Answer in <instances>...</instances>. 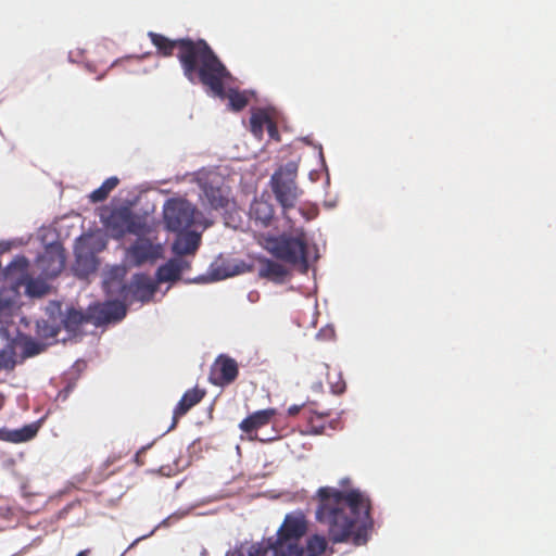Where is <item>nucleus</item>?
Segmentation results:
<instances>
[{"mask_svg": "<svg viewBox=\"0 0 556 556\" xmlns=\"http://www.w3.org/2000/svg\"><path fill=\"white\" fill-rule=\"evenodd\" d=\"M317 494L319 503L316 518L327 527L329 540L333 544H366L371 527L369 501L358 490L340 491L324 486Z\"/></svg>", "mask_w": 556, "mask_h": 556, "instance_id": "obj_1", "label": "nucleus"}, {"mask_svg": "<svg viewBox=\"0 0 556 556\" xmlns=\"http://www.w3.org/2000/svg\"><path fill=\"white\" fill-rule=\"evenodd\" d=\"M148 36L162 56H172L177 50L184 75L190 83H200L216 94H224V79L230 76V72L205 40H173L154 31H149Z\"/></svg>", "mask_w": 556, "mask_h": 556, "instance_id": "obj_2", "label": "nucleus"}, {"mask_svg": "<svg viewBox=\"0 0 556 556\" xmlns=\"http://www.w3.org/2000/svg\"><path fill=\"white\" fill-rule=\"evenodd\" d=\"M308 530L305 514L298 509L285 516L276 539L240 544L229 556H304L300 541Z\"/></svg>", "mask_w": 556, "mask_h": 556, "instance_id": "obj_3", "label": "nucleus"}, {"mask_svg": "<svg viewBox=\"0 0 556 556\" xmlns=\"http://www.w3.org/2000/svg\"><path fill=\"white\" fill-rule=\"evenodd\" d=\"M265 248L274 257L299 268L301 273L308 270V240L302 228L267 237Z\"/></svg>", "mask_w": 556, "mask_h": 556, "instance_id": "obj_4", "label": "nucleus"}, {"mask_svg": "<svg viewBox=\"0 0 556 556\" xmlns=\"http://www.w3.org/2000/svg\"><path fill=\"white\" fill-rule=\"evenodd\" d=\"M99 216L102 225L115 239H121L127 233L148 235L151 231L147 218L135 214L130 207L125 205L103 206Z\"/></svg>", "mask_w": 556, "mask_h": 556, "instance_id": "obj_5", "label": "nucleus"}, {"mask_svg": "<svg viewBox=\"0 0 556 556\" xmlns=\"http://www.w3.org/2000/svg\"><path fill=\"white\" fill-rule=\"evenodd\" d=\"M296 170L293 167L279 168L271 176V189L279 202L285 208L294 207L301 191L299 190L296 182Z\"/></svg>", "mask_w": 556, "mask_h": 556, "instance_id": "obj_6", "label": "nucleus"}, {"mask_svg": "<svg viewBox=\"0 0 556 556\" xmlns=\"http://www.w3.org/2000/svg\"><path fill=\"white\" fill-rule=\"evenodd\" d=\"M197 210L185 199H169L163 210L166 228L173 232H181L194 223Z\"/></svg>", "mask_w": 556, "mask_h": 556, "instance_id": "obj_7", "label": "nucleus"}, {"mask_svg": "<svg viewBox=\"0 0 556 556\" xmlns=\"http://www.w3.org/2000/svg\"><path fill=\"white\" fill-rule=\"evenodd\" d=\"M137 239L127 248L126 260L131 266L139 267L144 264H154L163 257V245L154 243L146 235H136Z\"/></svg>", "mask_w": 556, "mask_h": 556, "instance_id": "obj_8", "label": "nucleus"}, {"mask_svg": "<svg viewBox=\"0 0 556 556\" xmlns=\"http://www.w3.org/2000/svg\"><path fill=\"white\" fill-rule=\"evenodd\" d=\"M38 266L46 278L56 277L65 266L64 249L59 244L49 245L38 258Z\"/></svg>", "mask_w": 556, "mask_h": 556, "instance_id": "obj_9", "label": "nucleus"}, {"mask_svg": "<svg viewBox=\"0 0 556 556\" xmlns=\"http://www.w3.org/2000/svg\"><path fill=\"white\" fill-rule=\"evenodd\" d=\"M238 374V364L233 358L219 356L212 367L210 380L215 386L224 387L233 382Z\"/></svg>", "mask_w": 556, "mask_h": 556, "instance_id": "obj_10", "label": "nucleus"}, {"mask_svg": "<svg viewBox=\"0 0 556 556\" xmlns=\"http://www.w3.org/2000/svg\"><path fill=\"white\" fill-rule=\"evenodd\" d=\"M276 414L275 408L256 410L242 419L239 429L247 434L249 440H257L256 431L268 426Z\"/></svg>", "mask_w": 556, "mask_h": 556, "instance_id": "obj_11", "label": "nucleus"}, {"mask_svg": "<svg viewBox=\"0 0 556 556\" xmlns=\"http://www.w3.org/2000/svg\"><path fill=\"white\" fill-rule=\"evenodd\" d=\"M29 262L25 256H16L3 270V279L10 285V290L18 293L29 276Z\"/></svg>", "mask_w": 556, "mask_h": 556, "instance_id": "obj_12", "label": "nucleus"}, {"mask_svg": "<svg viewBox=\"0 0 556 556\" xmlns=\"http://www.w3.org/2000/svg\"><path fill=\"white\" fill-rule=\"evenodd\" d=\"M127 313L126 305L122 301H106L93 311L91 317L94 319L96 325H104L112 321L122 320Z\"/></svg>", "mask_w": 556, "mask_h": 556, "instance_id": "obj_13", "label": "nucleus"}, {"mask_svg": "<svg viewBox=\"0 0 556 556\" xmlns=\"http://www.w3.org/2000/svg\"><path fill=\"white\" fill-rule=\"evenodd\" d=\"M128 289L137 300L149 302L157 290V283L144 274H136ZM126 290L127 286L123 285L121 287V293H124Z\"/></svg>", "mask_w": 556, "mask_h": 556, "instance_id": "obj_14", "label": "nucleus"}, {"mask_svg": "<svg viewBox=\"0 0 556 556\" xmlns=\"http://www.w3.org/2000/svg\"><path fill=\"white\" fill-rule=\"evenodd\" d=\"M205 394V390L200 389L198 387L187 390L179 400V402L177 403L176 407L174 408L173 421L169 427V430L176 428L179 418L185 416L193 406L199 404L203 400Z\"/></svg>", "mask_w": 556, "mask_h": 556, "instance_id": "obj_15", "label": "nucleus"}, {"mask_svg": "<svg viewBox=\"0 0 556 556\" xmlns=\"http://www.w3.org/2000/svg\"><path fill=\"white\" fill-rule=\"evenodd\" d=\"M274 214L273 204L263 198L255 199L250 205L249 217L255 227H268L274 219Z\"/></svg>", "mask_w": 556, "mask_h": 556, "instance_id": "obj_16", "label": "nucleus"}, {"mask_svg": "<svg viewBox=\"0 0 556 556\" xmlns=\"http://www.w3.org/2000/svg\"><path fill=\"white\" fill-rule=\"evenodd\" d=\"M243 262L235 263L230 260L218 258L211 265V276L214 280H222L245 271Z\"/></svg>", "mask_w": 556, "mask_h": 556, "instance_id": "obj_17", "label": "nucleus"}, {"mask_svg": "<svg viewBox=\"0 0 556 556\" xmlns=\"http://www.w3.org/2000/svg\"><path fill=\"white\" fill-rule=\"evenodd\" d=\"M177 233L178 236L173 244V252L178 256L194 254L201 242L200 235L193 231Z\"/></svg>", "mask_w": 556, "mask_h": 556, "instance_id": "obj_18", "label": "nucleus"}, {"mask_svg": "<svg viewBox=\"0 0 556 556\" xmlns=\"http://www.w3.org/2000/svg\"><path fill=\"white\" fill-rule=\"evenodd\" d=\"M36 424L26 425L20 429L0 428V441L10 443H23L31 440L38 432Z\"/></svg>", "mask_w": 556, "mask_h": 556, "instance_id": "obj_19", "label": "nucleus"}, {"mask_svg": "<svg viewBox=\"0 0 556 556\" xmlns=\"http://www.w3.org/2000/svg\"><path fill=\"white\" fill-rule=\"evenodd\" d=\"M288 275L289 270L285 265L269 258L261 261L260 276L262 278L281 283L286 280Z\"/></svg>", "mask_w": 556, "mask_h": 556, "instance_id": "obj_20", "label": "nucleus"}, {"mask_svg": "<svg viewBox=\"0 0 556 556\" xmlns=\"http://www.w3.org/2000/svg\"><path fill=\"white\" fill-rule=\"evenodd\" d=\"M231 78V75L228 77V79ZM227 80V78L224 79V83ZM213 96L218 97L220 99L227 98L229 100V106L235 112L242 111L249 103V99L245 94V92L239 91L237 89L230 88L228 91L224 89V94L218 96L213 90L207 88Z\"/></svg>", "mask_w": 556, "mask_h": 556, "instance_id": "obj_21", "label": "nucleus"}, {"mask_svg": "<svg viewBox=\"0 0 556 556\" xmlns=\"http://www.w3.org/2000/svg\"><path fill=\"white\" fill-rule=\"evenodd\" d=\"M181 262L176 258H170L164 265H161L156 270L157 282L175 281L180 278Z\"/></svg>", "mask_w": 556, "mask_h": 556, "instance_id": "obj_22", "label": "nucleus"}, {"mask_svg": "<svg viewBox=\"0 0 556 556\" xmlns=\"http://www.w3.org/2000/svg\"><path fill=\"white\" fill-rule=\"evenodd\" d=\"M17 292L8 288L0 289V324L8 323L12 316Z\"/></svg>", "mask_w": 556, "mask_h": 556, "instance_id": "obj_23", "label": "nucleus"}, {"mask_svg": "<svg viewBox=\"0 0 556 556\" xmlns=\"http://www.w3.org/2000/svg\"><path fill=\"white\" fill-rule=\"evenodd\" d=\"M91 316L85 315L83 312L71 308L64 316L62 324L63 327L70 332H76L80 326L88 323Z\"/></svg>", "mask_w": 556, "mask_h": 556, "instance_id": "obj_24", "label": "nucleus"}, {"mask_svg": "<svg viewBox=\"0 0 556 556\" xmlns=\"http://www.w3.org/2000/svg\"><path fill=\"white\" fill-rule=\"evenodd\" d=\"M119 179L115 176L105 179L102 185L89 194L92 203L104 201L109 194L118 186Z\"/></svg>", "mask_w": 556, "mask_h": 556, "instance_id": "obj_25", "label": "nucleus"}, {"mask_svg": "<svg viewBox=\"0 0 556 556\" xmlns=\"http://www.w3.org/2000/svg\"><path fill=\"white\" fill-rule=\"evenodd\" d=\"M328 546L327 539L320 534H313L306 541L304 556H320Z\"/></svg>", "mask_w": 556, "mask_h": 556, "instance_id": "obj_26", "label": "nucleus"}, {"mask_svg": "<svg viewBox=\"0 0 556 556\" xmlns=\"http://www.w3.org/2000/svg\"><path fill=\"white\" fill-rule=\"evenodd\" d=\"M271 117L269 114L264 110H257L252 113L250 118V128L252 134L261 139L263 136L264 127H266L267 123H269V119Z\"/></svg>", "mask_w": 556, "mask_h": 556, "instance_id": "obj_27", "label": "nucleus"}, {"mask_svg": "<svg viewBox=\"0 0 556 556\" xmlns=\"http://www.w3.org/2000/svg\"><path fill=\"white\" fill-rule=\"evenodd\" d=\"M25 292L29 296L40 298L48 293L49 286L42 279H35L30 275L26 279L24 286Z\"/></svg>", "mask_w": 556, "mask_h": 556, "instance_id": "obj_28", "label": "nucleus"}, {"mask_svg": "<svg viewBox=\"0 0 556 556\" xmlns=\"http://www.w3.org/2000/svg\"><path fill=\"white\" fill-rule=\"evenodd\" d=\"M205 197L213 208H223L227 205L228 200L223 195L219 188L206 187L204 189Z\"/></svg>", "mask_w": 556, "mask_h": 556, "instance_id": "obj_29", "label": "nucleus"}, {"mask_svg": "<svg viewBox=\"0 0 556 556\" xmlns=\"http://www.w3.org/2000/svg\"><path fill=\"white\" fill-rule=\"evenodd\" d=\"M60 332V327L51 324L49 320H41L37 323V334L46 340L54 339Z\"/></svg>", "mask_w": 556, "mask_h": 556, "instance_id": "obj_30", "label": "nucleus"}, {"mask_svg": "<svg viewBox=\"0 0 556 556\" xmlns=\"http://www.w3.org/2000/svg\"><path fill=\"white\" fill-rule=\"evenodd\" d=\"M15 364L13 352L5 349L0 350V371L12 370Z\"/></svg>", "mask_w": 556, "mask_h": 556, "instance_id": "obj_31", "label": "nucleus"}, {"mask_svg": "<svg viewBox=\"0 0 556 556\" xmlns=\"http://www.w3.org/2000/svg\"><path fill=\"white\" fill-rule=\"evenodd\" d=\"M266 129L271 139L279 141L278 128L276 123L271 118L269 119V123H267Z\"/></svg>", "mask_w": 556, "mask_h": 556, "instance_id": "obj_32", "label": "nucleus"}, {"mask_svg": "<svg viewBox=\"0 0 556 556\" xmlns=\"http://www.w3.org/2000/svg\"><path fill=\"white\" fill-rule=\"evenodd\" d=\"M344 390H345L344 382H338L336 386L332 387L333 393H337V394L343 393Z\"/></svg>", "mask_w": 556, "mask_h": 556, "instance_id": "obj_33", "label": "nucleus"}, {"mask_svg": "<svg viewBox=\"0 0 556 556\" xmlns=\"http://www.w3.org/2000/svg\"><path fill=\"white\" fill-rule=\"evenodd\" d=\"M301 407L298 405H292L289 407L288 413L290 416H294L300 412Z\"/></svg>", "mask_w": 556, "mask_h": 556, "instance_id": "obj_34", "label": "nucleus"}, {"mask_svg": "<svg viewBox=\"0 0 556 556\" xmlns=\"http://www.w3.org/2000/svg\"><path fill=\"white\" fill-rule=\"evenodd\" d=\"M177 260H178L179 262H181V265H180V267H181V273H182L184 270H187V269H189V268H190V263H189L188 261L182 260V258H177Z\"/></svg>", "mask_w": 556, "mask_h": 556, "instance_id": "obj_35", "label": "nucleus"}, {"mask_svg": "<svg viewBox=\"0 0 556 556\" xmlns=\"http://www.w3.org/2000/svg\"><path fill=\"white\" fill-rule=\"evenodd\" d=\"M148 55H150V53H146V54H143L141 56H127L124 60H131V59L141 60V59H143V58H146Z\"/></svg>", "mask_w": 556, "mask_h": 556, "instance_id": "obj_36", "label": "nucleus"}, {"mask_svg": "<svg viewBox=\"0 0 556 556\" xmlns=\"http://www.w3.org/2000/svg\"><path fill=\"white\" fill-rule=\"evenodd\" d=\"M90 553L89 549H84V551H80L76 556H88Z\"/></svg>", "mask_w": 556, "mask_h": 556, "instance_id": "obj_37", "label": "nucleus"}, {"mask_svg": "<svg viewBox=\"0 0 556 556\" xmlns=\"http://www.w3.org/2000/svg\"><path fill=\"white\" fill-rule=\"evenodd\" d=\"M38 352H39V350H38V349H35L34 351H28V355H34V354H36V353H38Z\"/></svg>", "mask_w": 556, "mask_h": 556, "instance_id": "obj_38", "label": "nucleus"}, {"mask_svg": "<svg viewBox=\"0 0 556 556\" xmlns=\"http://www.w3.org/2000/svg\"><path fill=\"white\" fill-rule=\"evenodd\" d=\"M139 455H140V452H138V453L136 454V460H137L138 463H139Z\"/></svg>", "mask_w": 556, "mask_h": 556, "instance_id": "obj_39", "label": "nucleus"}]
</instances>
